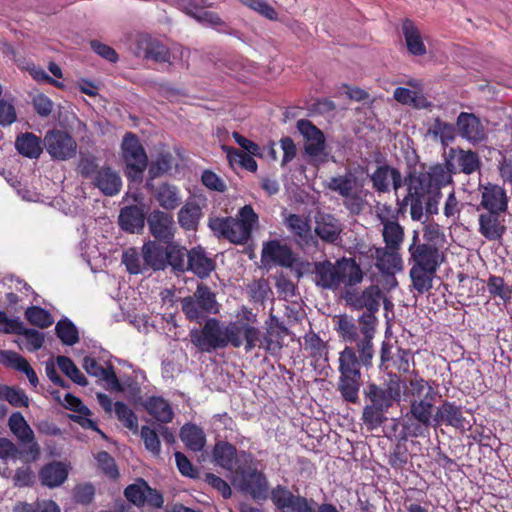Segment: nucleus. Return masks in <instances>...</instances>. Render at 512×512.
Wrapping results in <instances>:
<instances>
[{
	"label": "nucleus",
	"mask_w": 512,
	"mask_h": 512,
	"mask_svg": "<svg viewBox=\"0 0 512 512\" xmlns=\"http://www.w3.org/2000/svg\"><path fill=\"white\" fill-rule=\"evenodd\" d=\"M441 425L451 426L459 430H466L471 427L463 415V407L448 400L443 401L436 408L435 414L432 412L430 427L436 428Z\"/></svg>",
	"instance_id": "14"
},
{
	"label": "nucleus",
	"mask_w": 512,
	"mask_h": 512,
	"mask_svg": "<svg viewBox=\"0 0 512 512\" xmlns=\"http://www.w3.org/2000/svg\"><path fill=\"white\" fill-rule=\"evenodd\" d=\"M135 54L137 57L150 59L155 62L170 63V51L157 39L149 35H141L137 38Z\"/></svg>",
	"instance_id": "23"
},
{
	"label": "nucleus",
	"mask_w": 512,
	"mask_h": 512,
	"mask_svg": "<svg viewBox=\"0 0 512 512\" xmlns=\"http://www.w3.org/2000/svg\"><path fill=\"white\" fill-rule=\"evenodd\" d=\"M154 197L158 204L165 210H174L181 203L178 188L168 183L159 185L155 189Z\"/></svg>",
	"instance_id": "42"
},
{
	"label": "nucleus",
	"mask_w": 512,
	"mask_h": 512,
	"mask_svg": "<svg viewBox=\"0 0 512 512\" xmlns=\"http://www.w3.org/2000/svg\"><path fill=\"white\" fill-rule=\"evenodd\" d=\"M460 136L473 145L487 139L485 127L473 113L461 112L456 121Z\"/></svg>",
	"instance_id": "20"
},
{
	"label": "nucleus",
	"mask_w": 512,
	"mask_h": 512,
	"mask_svg": "<svg viewBox=\"0 0 512 512\" xmlns=\"http://www.w3.org/2000/svg\"><path fill=\"white\" fill-rule=\"evenodd\" d=\"M151 235L162 243H170L174 239L173 216L160 210L152 211L147 218Z\"/></svg>",
	"instance_id": "19"
},
{
	"label": "nucleus",
	"mask_w": 512,
	"mask_h": 512,
	"mask_svg": "<svg viewBox=\"0 0 512 512\" xmlns=\"http://www.w3.org/2000/svg\"><path fill=\"white\" fill-rule=\"evenodd\" d=\"M201 217V207L195 202H187L178 212V223L185 230H195Z\"/></svg>",
	"instance_id": "43"
},
{
	"label": "nucleus",
	"mask_w": 512,
	"mask_h": 512,
	"mask_svg": "<svg viewBox=\"0 0 512 512\" xmlns=\"http://www.w3.org/2000/svg\"><path fill=\"white\" fill-rule=\"evenodd\" d=\"M258 224V215L250 205L239 209L236 217L210 218L208 227L218 238H224L231 243L242 245L248 242L252 230Z\"/></svg>",
	"instance_id": "9"
},
{
	"label": "nucleus",
	"mask_w": 512,
	"mask_h": 512,
	"mask_svg": "<svg viewBox=\"0 0 512 512\" xmlns=\"http://www.w3.org/2000/svg\"><path fill=\"white\" fill-rule=\"evenodd\" d=\"M239 323L224 325L217 318H209L202 328H193L189 332L190 342L202 353H211L228 345L240 348L242 341L238 337L239 329H244L245 334H251V330L245 329ZM250 338V335H248Z\"/></svg>",
	"instance_id": "8"
},
{
	"label": "nucleus",
	"mask_w": 512,
	"mask_h": 512,
	"mask_svg": "<svg viewBox=\"0 0 512 512\" xmlns=\"http://www.w3.org/2000/svg\"><path fill=\"white\" fill-rule=\"evenodd\" d=\"M166 244L165 268L170 266L176 274L186 272L189 250L172 242Z\"/></svg>",
	"instance_id": "37"
},
{
	"label": "nucleus",
	"mask_w": 512,
	"mask_h": 512,
	"mask_svg": "<svg viewBox=\"0 0 512 512\" xmlns=\"http://www.w3.org/2000/svg\"><path fill=\"white\" fill-rule=\"evenodd\" d=\"M403 394L410 408L403 418L401 438L425 436L430 429L437 391L423 378L415 377L404 386Z\"/></svg>",
	"instance_id": "4"
},
{
	"label": "nucleus",
	"mask_w": 512,
	"mask_h": 512,
	"mask_svg": "<svg viewBox=\"0 0 512 512\" xmlns=\"http://www.w3.org/2000/svg\"><path fill=\"white\" fill-rule=\"evenodd\" d=\"M180 439L189 450L194 452L202 451L206 444V435L203 429L195 424L182 426Z\"/></svg>",
	"instance_id": "39"
},
{
	"label": "nucleus",
	"mask_w": 512,
	"mask_h": 512,
	"mask_svg": "<svg viewBox=\"0 0 512 512\" xmlns=\"http://www.w3.org/2000/svg\"><path fill=\"white\" fill-rule=\"evenodd\" d=\"M114 411L118 420L133 433L138 432V418L134 411L124 402L117 401L114 403Z\"/></svg>",
	"instance_id": "49"
},
{
	"label": "nucleus",
	"mask_w": 512,
	"mask_h": 512,
	"mask_svg": "<svg viewBox=\"0 0 512 512\" xmlns=\"http://www.w3.org/2000/svg\"><path fill=\"white\" fill-rule=\"evenodd\" d=\"M68 466L62 462L53 461L44 465L39 472L42 485L48 488L61 486L68 478Z\"/></svg>",
	"instance_id": "32"
},
{
	"label": "nucleus",
	"mask_w": 512,
	"mask_h": 512,
	"mask_svg": "<svg viewBox=\"0 0 512 512\" xmlns=\"http://www.w3.org/2000/svg\"><path fill=\"white\" fill-rule=\"evenodd\" d=\"M59 369L74 383L80 386H87L88 381L74 362L67 356H58L56 359Z\"/></svg>",
	"instance_id": "48"
},
{
	"label": "nucleus",
	"mask_w": 512,
	"mask_h": 512,
	"mask_svg": "<svg viewBox=\"0 0 512 512\" xmlns=\"http://www.w3.org/2000/svg\"><path fill=\"white\" fill-rule=\"evenodd\" d=\"M98 467L101 471L111 479L119 477V471L114 458L106 451H100L95 455Z\"/></svg>",
	"instance_id": "58"
},
{
	"label": "nucleus",
	"mask_w": 512,
	"mask_h": 512,
	"mask_svg": "<svg viewBox=\"0 0 512 512\" xmlns=\"http://www.w3.org/2000/svg\"><path fill=\"white\" fill-rule=\"evenodd\" d=\"M370 180L373 188L379 193L390 191V181L395 191L403 185V179L400 171L397 168L389 165H380L371 174Z\"/></svg>",
	"instance_id": "25"
},
{
	"label": "nucleus",
	"mask_w": 512,
	"mask_h": 512,
	"mask_svg": "<svg viewBox=\"0 0 512 512\" xmlns=\"http://www.w3.org/2000/svg\"><path fill=\"white\" fill-rule=\"evenodd\" d=\"M145 448L153 455L158 456L161 452V444L157 432L149 426H142L140 431Z\"/></svg>",
	"instance_id": "59"
},
{
	"label": "nucleus",
	"mask_w": 512,
	"mask_h": 512,
	"mask_svg": "<svg viewBox=\"0 0 512 512\" xmlns=\"http://www.w3.org/2000/svg\"><path fill=\"white\" fill-rule=\"evenodd\" d=\"M145 223V215L137 205L126 206L121 209L119 214V225L127 232L135 233L143 229Z\"/></svg>",
	"instance_id": "33"
},
{
	"label": "nucleus",
	"mask_w": 512,
	"mask_h": 512,
	"mask_svg": "<svg viewBox=\"0 0 512 512\" xmlns=\"http://www.w3.org/2000/svg\"><path fill=\"white\" fill-rule=\"evenodd\" d=\"M95 496V488L91 483L79 484L73 489V499L82 505L90 504Z\"/></svg>",
	"instance_id": "62"
},
{
	"label": "nucleus",
	"mask_w": 512,
	"mask_h": 512,
	"mask_svg": "<svg viewBox=\"0 0 512 512\" xmlns=\"http://www.w3.org/2000/svg\"><path fill=\"white\" fill-rule=\"evenodd\" d=\"M148 489V483L139 478L135 483L128 485L124 490L126 499L136 506H143L145 504V494Z\"/></svg>",
	"instance_id": "50"
},
{
	"label": "nucleus",
	"mask_w": 512,
	"mask_h": 512,
	"mask_svg": "<svg viewBox=\"0 0 512 512\" xmlns=\"http://www.w3.org/2000/svg\"><path fill=\"white\" fill-rule=\"evenodd\" d=\"M315 233L324 242L337 244L341 241L342 225L333 215L320 213L315 217Z\"/></svg>",
	"instance_id": "26"
},
{
	"label": "nucleus",
	"mask_w": 512,
	"mask_h": 512,
	"mask_svg": "<svg viewBox=\"0 0 512 512\" xmlns=\"http://www.w3.org/2000/svg\"><path fill=\"white\" fill-rule=\"evenodd\" d=\"M296 127L306 141L305 153L312 158L321 156L325 150L324 133L307 119L298 120Z\"/></svg>",
	"instance_id": "18"
},
{
	"label": "nucleus",
	"mask_w": 512,
	"mask_h": 512,
	"mask_svg": "<svg viewBox=\"0 0 512 512\" xmlns=\"http://www.w3.org/2000/svg\"><path fill=\"white\" fill-rule=\"evenodd\" d=\"M32 105H33L35 112L40 117H48L52 113V110H53V102L51 101V99L48 96H46L42 93L37 94L33 97Z\"/></svg>",
	"instance_id": "64"
},
{
	"label": "nucleus",
	"mask_w": 512,
	"mask_h": 512,
	"mask_svg": "<svg viewBox=\"0 0 512 512\" xmlns=\"http://www.w3.org/2000/svg\"><path fill=\"white\" fill-rule=\"evenodd\" d=\"M121 156L125 163V175L134 181L142 180L148 165V157L136 134L127 132L121 143Z\"/></svg>",
	"instance_id": "12"
},
{
	"label": "nucleus",
	"mask_w": 512,
	"mask_h": 512,
	"mask_svg": "<svg viewBox=\"0 0 512 512\" xmlns=\"http://www.w3.org/2000/svg\"><path fill=\"white\" fill-rule=\"evenodd\" d=\"M216 262L202 246L189 250L186 272H191L200 279H205L215 270Z\"/></svg>",
	"instance_id": "24"
},
{
	"label": "nucleus",
	"mask_w": 512,
	"mask_h": 512,
	"mask_svg": "<svg viewBox=\"0 0 512 512\" xmlns=\"http://www.w3.org/2000/svg\"><path fill=\"white\" fill-rule=\"evenodd\" d=\"M179 9L194 18L202 9L213 7L208 0H178Z\"/></svg>",
	"instance_id": "61"
},
{
	"label": "nucleus",
	"mask_w": 512,
	"mask_h": 512,
	"mask_svg": "<svg viewBox=\"0 0 512 512\" xmlns=\"http://www.w3.org/2000/svg\"><path fill=\"white\" fill-rule=\"evenodd\" d=\"M313 281L319 288L336 291L342 285L354 287L363 281L364 273L354 258L342 257L313 264Z\"/></svg>",
	"instance_id": "6"
},
{
	"label": "nucleus",
	"mask_w": 512,
	"mask_h": 512,
	"mask_svg": "<svg viewBox=\"0 0 512 512\" xmlns=\"http://www.w3.org/2000/svg\"><path fill=\"white\" fill-rule=\"evenodd\" d=\"M502 214L503 213L486 211L479 215L478 232L487 241H499L505 234L506 226L504 225V219L502 218Z\"/></svg>",
	"instance_id": "27"
},
{
	"label": "nucleus",
	"mask_w": 512,
	"mask_h": 512,
	"mask_svg": "<svg viewBox=\"0 0 512 512\" xmlns=\"http://www.w3.org/2000/svg\"><path fill=\"white\" fill-rule=\"evenodd\" d=\"M357 353L355 348L345 346L339 353V379L338 391L342 398L349 403H356L359 400V392L361 387V371L360 367H370L374 357L373 343L367 341H359L357 343Z\"/></svg>",
	"instance_id": "5"
},
{
	"label": "nucleus",
	"mask_w": 512,
	"mask_h": 512,
	"mask_svg": "<svg viewBox=\"0 0 512 512\" xmlns=\"http://www.w3.org/2000/svg\"><path fill=\"white\" fill-rule=\"evenodd\" d=\"M427 134L433 136L435 139H439L442 144L447 145L455 138V128L453 124L436 118L434 123L429 127Z\"/></svg>",
	"instance_id": "47"
},
{
	"label": "nucleus",
	"mask_w": 512,
	"mask_h": 512,
	"mask_svg": "<svg viewBox=\"0 0 512 512\" xmlns=\"http://www.w3.org/2000/svg\"><path fill=\"white\" fill-rule=\"evenodd\" d=\"M481 192L480 205L487 210V212L506 213L508 210V196L503 187L487 183L480 185Z\"/></svg>",
	"instance_id": "22"
},
{
	"label": "nucleus",
	"mask_w": 512,
	"mask_h": 512,
	"mask_svg": "<svg viewBox=\"0 0 512 512\" xmlns=\"http://www.w3.org/2000/svg\"><path fill=\"white\" fill-rule=\"evenodd\" d=\"M55 332L61 342L73 346L79 341V333L75 324L68 318L60 319L55 326Z\"/></svg>",
	"instance_id": "46"
},
{
	"label": "nucleus",
	"mask_w": 512,
	"mask_h": 512,
	"mask_svg": "<svg viewBox=\"0 0 512 512\" xmlns=\"http://www.w3.org/2000/svg\"><path fill=\"white\" fill-rule=\"evenodd\" d=\"M382 236L385 247L400 249L404 239V230L397 221L386 220L383 221Z\"/></svg>",
	"instance_id": "45"
},
{
	"label": "nucleus",
	"mask_w": 512,
	"mask_h": 512,
	"mask_svg": "<svg viewBox=\"0 0 512 512\" xmlns=\"http://www.w3.org/2000/svg\"><path fill=\"white\" fill-rule=\"evenodd\" d=\"M306 349L310 351V356L319 360H327L328 350L325 342L315 333L307 334L304 337Z\"/></svg>",
	"instance_id": "53"
},
{
	"label": "nucleus",
	"mask_w": 512,
	"mask_h": 512,
	"mask_svg": "<svg viewBox=\"0 0 512 512\" xmlns=\"http://www.w3.org/2000/svg\"><path fill=\"white\" fill-rule=\"evenodd\" d=\"M25 317L30 324L39 328H47L53 324L52 315L40 306L28 307L25 311Z\"/></svg>",
	"instance_id": "51"
},
{
	"label": "nucleus",
	"mask_w": 512,
	"mask_h": 512,
	"mask_svg": "<svg viewBox=\"0 0 512 512\" xmlns=\"http://www.w3.org/2000/svg\"><path fill=\"white\" fill-rule=\"evenodd\" d=\"M261 261L264 266L277 265L290 268L293 266L295 258L291 248L286 244H281L279 240H270L263 244Z\"/></svg>",
	"instance_id": "17"
},
{
	"label": "nucleus",
	"mask_w": 512,
	"mask_h": 512,
	"mask_svg": "<svg viewBox=\"0 0 512 512\" xmlns=\"http://www.w3.org/2000/svg\"><path fill=\"white\" fill-rule=\"evenodd\" d=\"M382 296V292L377 285H370L362 292L347 291L346 293L345 299L352 308L367 310L358 318L362 335L360 341L368 340V343H373L377 322L375 313L379 311Z\"/></svg>",
	"instance_id": "10"
},
{
	"label": "nucleus",
	"mask_w": 512,
	"mask_h": 512,
	"mask_svg": "<svg viewBox=\"0 0 512 512\" xmlns=\"http://www.w3.org/2000/svg\"><path fill=\"white\" fill-rule=\"evenodd\" d=\"M43 144L53 160H69L77 152L75 139L67 131L61 129L48 130L44 136Z\"/></svg>",
	"instance_id": "13"
},
{
	"label": "nucleus",
	"mask_w": 512,
	"mask_h": 512,
	"mask_svg": "<svg viewBox=\"0 0 512 512\" xmlns=\"http://www.w3.org/2000/svg\"><path fill=\"white\" fill-rule=\"evenodd\" d=\"M401 388L398 379H391L380 385L367 384L364 389L366 405L363 408L362 420L368 429H376L387 420L385 413L400 401Z\"/></svg>",
	"instance_id": "7"
},
{
	"label": "nucleus",
	"mask_w": 512,
	"mask_h": 512,
	"mask_svg": "<svg viewBox=\"0 0 512 512\" xmlns=\"http://www.w3.org/2000/svg\"><path fill=\"white\" fill-rule=\"evenodd\" d=\"M241 4L249 9L257 12L262 17L270 20L277 21V11L266 0H238Z\"/></svg>",
	"instance_id": "54"
},
{
	"label": "nucleus",
	"mask_w": 512,
	"mask_h": 512,
	"mask_svg": "<svg viewBox=\"0 0 512 512\" xmlns=\"http://www.w3.org/2000/svg\"><path fill=\"white\" fill-rule=\"evenodd\" d=\"M275 505L287 512H314L316 502L303 496L294 495L286 488H280L273 492Z\"/></svg>",
	"instance_id": "21"
},
{
	"label": "nucleus",
	"mask_w": 512,
	"mask_h": 512,
	"mask_svg": "<svg viewBox=\"0 0 512 512\" xmlns=\"http://www.w3.org/2000/svg\"><path fill=\"white\" fill-rule=\"evenodd\" d=\"M239 318L232 323H239L238 327L250 329L252 332L250 338L245 334L244 329H239L238 337L242 341V346L246 352H251L255 348L265 351L271 356H278L284 346V338L288 335L289 330L279 318L270 313L268 318L264 321L263 331L256 326L258 323L257 314L246 306H242L237 313Z\"/></svg>",
	"instance_id": "3"
},
{
	"label": "nucleus",
	"mask_w": 512,
	"mask_h": 512,
	"mask_svg": "<svg viewBox=\"0 0 512 512\" xmlns=\"http://www.w3.org/2000/svg\"><path fill=\"white\" fill-rule=\"evenodd\" d=\"M449 156L450 159H448L445 164L447 162H451L453 164L452 174L459 171L470 175L480 169L481 161L478 154L474 151L452 148L449 151Z\"/></svg>",
	"instance_id": "30"
},
{
	"label": "nucleus",
	"mask_w": 512,
	"mask_h": 512,
	"mask_svg": "<svg viewBox=\"0 0 512 512\" xmlns=\"http://www.w3.org/2000/svg\"><path fill=\"white\" fill-rule=\"evenodd\" d=\"M142 258L145 268L154 271L165 269L166 248L156 241H148L142 247Z\"/></svg>",
	"instance_id": "34"
},
{
	"label": "nucleus",
	"mask_w": 512,
	"mask_h": 512,
	"mask_svg": "<svg viewBox=\"0 0 512 512\" xmlns=\"http://www.w3.org/2000/svg\"><path fill=\"white\" fill-rule=\"evenodd\" d=\"M487 290L493 297H499L503 301L511 298L512 287L507 285L500 276L491 275L487 280Z\"/></svg>",
	"instance_id": "52"
},
{
	"label": "nucleus",
	"mask_w": 512,
	"mask_h": 512,
	"mask_svg": "<svg viewBox=\"0 0 512 512\" xmlns=\"http://www.w3.org/2000/svg\"><path fill=\"white\" fill-rule=\"evenodd\" d=\"M91 184L105 196H115L122 189L120 175L110 166H102L91 180Z\"/></svg>",
	"instance_id": "28"
},
{
	"label": "nucleus",
	"mask_w": 512,
	"mask_h": 512,
	"mask_svg": "<svg viewBox=\"0 0 512 512\" xmlns=\"http://www.w3.org/2000/svg\"><path fill=\"white\" fill-rule=\"evenodd\" d=\"M249 295L251 300L256 303L263 304L272 294V290L266 279L260 278L255 280L248 286Z\"/></svg>",
	"instance_id": "55"
},
{
	"label": "nucleus",
	"mask_w": 512,
	"mask_h": 512,
	"mask_svg": "<svg viewBox=\"0 0 512 512\" xmlns=\"http://www.w3.org/2000/svg\"><path fill=\"white\" fill-rule=\"evenodd\" d=\"M143 406L153 418L161 423H169L173 419L174 412L169 402L160 396L148 398Z\"/></svg>",
	"instance_id": "38"
},
{
	"label": "nucleus",
	"mask_w": 512,
	"mask_h": 512,
	"mask_svg": "<svg viewBox=\"0 0 512 512\" xmlns=\"http://www.w3.org/2000/svg\"><path fill=\"white\" fill-rule=\"evenodd\" d=\"M15 147L19 154L37 159L42 153L41 139L31 132H26L16 138Z\"/></svg>",
	"instance_id": "41"
},
{
	"label": "nucleus",
	"mask_w": 512,
	"mask_h": 512,
	"mask_svg": "<svg viewBox=\"0 0 512 512\" xmlns=\"http://www.w3.org/2000/svg\"><path fill=\"white\" fill-rule=\"evenodd\" d=\"M239 489L249 494L255 501H265L268 498V480L265 474L256 468L240 470Z\"/></svg>",
	"instance_id": "15"
},
{
	"label": "nucleus",
	"mask_w": 512,
	"mask_h": 512,
	"mask_svg": "<svg viewBox=\"0 0 512 512\" xmlns=\"http://www.w3.org/2000/svg\"><path fill=\"white\" fill-rule=\"evenodd\" d=\"M326 187L338 193L342 198L347 197L356 191L357 178L353 173L347 172L344 175L331 177Z\"/></svg>",
	"instance_id": "44"
},
{
	"label": "nucleus",
	"mask_w": 512,
	"mask_h": 512,
	"mask_svg": "<svg viewBox=\"0 0 512 512\" xmlns=\"http://www.w3.org/2000/svg\"><path fill=\"white\" fill-rule=\"evenodd\" d=\"M283 223L300 247H311L317 244L312 233L311 221L308 217L298 214H284Z\"/></svg>",
	"instance_id": "16"
},
{
	"label": "nucleus",
	"mask_w": 512,
	"mask_h": 512,
	"mask_svg": "<svg viewBox=\"0 0 512 512\" xmlns=\"http://www.w3.org/2000/svg\"><path fill=\"white\" fill-rule=\"evenodd\" d=\"M11 432L23 444L29 445V452L35 457L39 455V445L35 441L34 432L26 422L21 412H14L8 420Z\"/></svg>",
	"instance_id": "29"
},
{
	"label": "nucleus",
	"mask_w": 512,
	"mask_h": 512,
	"mask_svg": "<svg viewBox=\"0 0 512 512\" xmlns=\"http://www.w3.org/2000/svg\"><path fill=\"white\" fill-rule=\"evenodd\" d=\"M172 166V155L170 153H161L157 159L151 163L148 173L151 179L157 178L168 172Z\"/></svg>",
	"instance_id": "60"
},
{
	"label": "nucleus",
	"mask_w": 512,
	"mask_h": 512,
	"mask_svg": "<svg viewBox=\"0 0 512 512\" xmlns=\"http://www.w3.org/2000/svg\"><path fill=\"white\" fill-rule=\"evenodd\" d=\"M335 330L345 342L358 343L362 338L360 325L358 326L353 317L346 314L336 316ZM357 352V349L355 350Z\"/></svg>",
	"instance_id": "35"
},
{
	"label": "nucleus",
	"mask_w": 512,
	"mask_h": 512,
	"mask_svg": "<svg viewBox=\"0 0 512 512\" xmlns=\"http://www.w3.org/2000/svg\"><path fill=\"white\" fill-rule=\"evenodd\" d=\"M398 251L389 247L375 248V266L381 273L393 276L402 270L403 261Z\"/></svg>",
	"instance_id": "31"
},
{
	"label": "nucleus",
	"mask_w": 512,
	"mask_h": 512,
	"mask_svg": "<svg viewBox=\"0 0 512 512\" xmlns=\"http://www.w3.org/2000/svg\"><path fill=\"white\" fill-rule=\"evenodd\" d=\"M437 225H429L425 228L423 238L420 241L419 232L413 231L411 243L408 247L409 276L413 288L419 293L428 292L433 286V279L437 269L443 261L442 253L436 244L431 243L432 235L438 233Z\"/></svg>",
	"instance_id": "2"
},
{
	"label": "nucleus",
	"mask_w": 512,
	"mask_h": 512,
	"mask_svg": "<svg viewBox=\"0 0 512 512\" xmlns=\"http://www.w3.org/2000/svg\"><path fill=\"white\" fill-rule=\"evenodd\" d=\"M122 262L125 264L127 271L131 274H140L147 270L143 258H141L138 252L133 248L124 251Z\"/></svg>",
	"instance_id": "57"
},
{
	"label": "nucleus",
	"mask_w": 512,
	"mask_h": 512,
	"mask_svg": "<svg viewBox=\"0 0 512 512\" xmlns=\"http://www.w3.org/2000/svg\"><path fill=\"white\" fill-rule=\"evenodd\" d=\"M20 335L25 337L26 348L30 352L39 350L44 343V335L38 330L24 327Z\"/></svg>",
	"instance_id": "63"
},
{
	"label": "nucleus",
	"mask_w": 512,
	"mask_h": 512,
	"mask_svg": "<svg viewBox=\"0 0 512 512\" xmlns=\"http://www.w3.org/2000/svg\"><path fill=\"white\" fill-rule=\"evenodd\" d=\"M452 168L451 162L436 164L424 172H410L404 179L407 194L400 208L409 206L413 221L425 223L431 216L438 214L441 189L452 182Z\"/></svg>",
	"instance_id": "1"
},
{
	"label": "nucleus",
	"mask_w": 512,
	"mask_h": 512,
	"mask_svg": "<svg viewBox=\"0 0 512 512\" xmlns=\"http://www.w3.org/2000/svg\"><path fill=\"white\" fill-rule=\"evenodd\" d=\"M180 304L186 318L196 323L219 312L216 294L204 283H199L193 295L182 298Z\"/></svg>",
	"instance_id": "11"
},
{
	"label": "nucleus",
	"mask_w": 512,
	"mask_h": 512,
	"mask_svg": "<svg viewBox=\"0 0 512 512\" xmlns=\"http://www.w3.org/2000/svg\"><path fill=\"white\" fill-rule=\"evenodd\" d=\"M402 33L405 38L408 51L414 56L426 54V47L422 40L419 29L413 21L406 19L402 24Z\"/></svg>",
	"instance_id": "36"
},
{
	"label": "nucleus",
	"mask_w": 512,
	"mask_h": 512,
	"mask_svg": "<svg viewBox=\"0 0 512 512\" xmlns=\"http://www.w3.org/2000/svg\"><path fill=\"white\" fill-rule=\"evenodd\" d=\"M212 456L218 466L225 470L232 471L237 456V450L231 443L219 441L214 445Z\"/></svg>",
	"instance_id": "40"
},
{
	"label": "nucleus",
	"mask_w": 512,
	"mask_h": 512,
	"mask_svg": "<svg viewBox=\"0 0 512 512\" xmlns=\"http://www.w3.org/2000/svg\"><path fill=\"white\" fill-rule=\"evenodd\" d=\"M77 169L81 177L92 180L100 169L98 158L92 154L81 155Z\"/></svg>",
	"instance_id": "56"
}]
</instances>
